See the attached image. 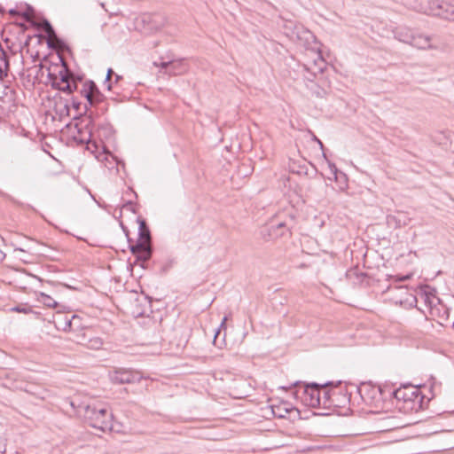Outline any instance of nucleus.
Instances as JSON below:
<instances>
[{"instance_id":"nucleus-31","label":"nucleus","mask_w":454,"mask_h":454,"mask_svg":"<svg viewBox=\"0 0 454 454\" xmlns=\"http://www.w3.org/2000/svg\"><path fill=\"white\" fill-rule=\"evenodd\" d=\"M278 229H283L286 228V224L284 223H279L277 224Z\"/></svg>"},{"instance_id":"nucleus-6","label":"nucleus","mask_w":454,"mask_h":454,"mask_svg":"<svg viewBox=\"0 0 454 454\" xmlns=\"http://www.w3.org/2000/svg\"><path fill=\"white\" fill-rule=\"evenodd\" d=\"M331 385V382L320 384L319 398L320 407L324 409H329L331 407L342 406L341 403L338 401V396L341 394V390L337 387L331 389L327 388V386Z\"/></svg>"},{"instance_id":"nucleus-3","label":"nucleus","mask_w":454,"mask_h":454,"mask_svg":"<svg viewBox=\"0 0 454 454\" xmlns=\"http://www.w3.org/2000/svg\"><path fill=\"white\" fill-rule=\"evenodd\" d=\"M60 66H56L57 73L49 70L48 77L53 89L67 94L78 90V85L74 73L67 67L64 60L59 58Z\"/></svg>"},{"instance_id":"nucleus-2","label":"nucleus","mask_w":454,"mask_h":454,"mask_svg":"<svg viewBox=\"0 0 454 454\" xmlns=\"http://www.w3.org/2000/svg\"><path fill=\"white\" fill-rule=\"evenodd\" d=\"M282 388L287 389V387H282ZM288 389L292 390V395L294 398L300 400L305 406L320 408V384L316 382L305 383L302 381H295Z\"/></svg>"},{"instance_id":"nucleus-20","label":"nucleus","mask_w":454,"mask_h":454,"mask_svg":"<svg viewBox=\"0 0 454 454\" xmlns=\"http://www.w3.org/2000/svg\"><path fill=\"white\" fill-rule=\"evenodd\" d=\"M325 67V63L322 57H318L317 60H314V67H309L305 66V69L311 73L313 76L316 75L317 73H322Z\"/></svg>"},{"instance_id":"nucleus-32","label":"nucleus","mask_w":454,"mask_h":454,"mask_svg":"<svg viewBox=\"0 0 454 454\" xmlns=\"http://www.w3.org/2000/svg\"><path fill=\"white\" fill-rule=\"evenodd\" d=\"M13 310L18 311V312L23 311V310L21 309V308H20V307H15V308L13 309Z\"/></svg>"},{"instance_id":"nucleus-19","label":"nucleus","mask_w":454,"mask_h":454,"mask_svg":"<svg viewBox=\"0 0 454 454\" xmlns=\"http://www.w3.org/2000/svg\"><path fill=\"white\" fill-rule=\"evenodd\" d=\"M9 67V60L6 52L0 46V79L7 76Z\"/></svg>"},{"instance_id":"nucleus-24","label":"nucleus","mask_w":454,"mask_h":454,"mask_svg":"<svg viewBox=\"0 0 454 454\" xmlns=\"http://www.w3.org/2000/svg\"><path fill=\"white\" fill-rule=\"evenodd\" d=\"M288 412L287 409H283L280 406H272L271 407V413L274 417L282 419L286 417V413Z\"/></svg>"},{"instance_id":"nucleus-14","label":"nucleus","mask_w":454,"mask_h":454,"mask_svg":"<svg viewBox=\"0 0 454 454\" xmlns=\"http://www.w3.org/2000/svg\"><path fill=\"white\" fill-rule=\"evenodd\" d=\"M415 31L407 27H399L394 30V36L398 41L410 44L411 43Z\"/></svg>"},{"instance_id":"nucleus-10","label":"nucleus","mask_w":454,"mask_h":454,"mask_svg":"<svg viewBox=\"0 0 454 454\" xmlns=\"http://www.w3.org/2000/svg\"><path fill=\"white\" fill-rule=\"evenodd\" d=\"M57 327L67 332H75L81 326V318L77 315L68 316L58 313L56 317Z\"/></svg>"},{"instance_id":"nucleus-16","label":"nucleus","mask_w":454,"mask_h":454,"mask_svg":"<svg viewBox=\"0 0 454 454\" xmlns=\"http://www.w3.org/2000/svg\"><path fill=\"white\" fill-rule=\"evenodd\" d=\"M425 395H417L415 398H411V400L408 401L403 404V409L411 411L418 412L424 409L425 407Z\"/></svg>"},{"instance_id":"nucleus-11","label":"nucleus","mask_w":454,"mask_h":454,"mask_svg":"<svg viewBox=\"0 0 454 454\" xmlns=\"http://www.w3.org/2000/svg\"><path fill=\"white\" fill-rule=\"evenodd\" d=\"M434 36L415 31L411 45L419 50H434L437 45L434 43Z\"/></svg>"},{"instance_id":"nucleus-21","label":"nucleus","mask_w":454,"mask_h":454,"mask_svg":"<svg viewBox=\"0 0 454 454\" xmlns=\"http://www.w3.org/2000/svg\"><path fill=\"white\" fill-rule=\"evenodd\" d=\"M73 337L71 338L73 341H74L75 343L79 344V345H83V346H86L87 344V341L89 340V338L87 337L86 333L82 331L81 332H73Z\"/></svg>"},{"instance_id":"nucleus-34","label":"nucleus","mask_w":454,"mask_h":454,"mask_svg":"<svg viewBox=\"0 0 454 454\" xmlns=\"http://www.w3.org/2000/svg\"><path fill=\"white\" fill-rule=\"evenodd\" d=\"M225 321H226V317H223V322H222V324H221V326H223V325H224Z\"/></svg>"},{"instance_id":"nucleus-7","label":"nucleus","mask_w":454,"mask_h":454,"mask_svg":"<svg viewBox=\"0 0 454 454\" xmlns=\"http://www.w3.org/2000/svg\"><path fill=\"white\" fill-rule=\"evenodd\" d=\"M130 251L136 256V263L139 262L142 268H145V262L152 257L153 248L149 242L137 240L136 244L130 245Z\"/></svg>"},{"instance_id":"nucleus-36","label":"nucleus","mask_w":454,"mask_h":454,"mask_svg":"<svg viewBox=\"0 0 454 454\" xmlns=\"http://www.w3.org/2000/svg\"><path fill=\"white\" fill-rule=\"evenodd\" d=\"M343 399L344 400H348L347 396L346 395H343Z\"/></svg>"},{"instance_id":"nucleus-30","label":"nucleus","mask_w":454,"mask_h":454,"mask_svg":"<svg viewBox=\"0 0 454 454\" xmlns=\"http://www.w3.org/2000/svg\"><path fill=\"white\" fill-rule=\"evenodd\" d=\"M313 140L316 141V144L319 145L321 150H324V144L315 135H313Z\"/></svg>"},{"instance_id":"nucleus-25","label":"nucleus","mask_w":454,"mask_h":454,"mask_svg":"<svg viewBox=\"0 0 454 454\" xmlns=\"http://www.w3.org/2000/svg\"><path fill=\"white\" fill-rule=\"evenodd\" d=\"M164 58H161L163 59ZM154 65L159 67L160 68V72H163L164 74L169 73V67H170V59L168 60H162L160 63L154 62Z\"/></svg>"},{"instance_id":"nucleus-17","label":"nucleus","mask_w":454,"mask_h":454,"mask_svg":"<svg viewBox=\"0 0 454 454\" xmlns=\"http://www.w3.org/2000/svg\"><path fill=\"white\" fill-rule=\"evenodd\" d=\"M74 139L81 144H86L89 150L91 149V146L95 149L98 148L96 142L91 141V131L90 130L81 131L79 129L78 136H75Z\"/></svg>"},{"instance_id":"nucleus-22","label":"nucleus","mask_w":454,"mask_h":454,"mask_svg":"<svg viewBox=\"0 0 454 454\" xmlns=\"http://www.w3.org/2000/svg\"><path fill=\"white\" fill-rule=\"evenodd\" d=\"M103 345V341L100 338H89L86 347L90 349H99Z\"/></svg>"},{"instance_id":"nucleus-29","label":"nucleus","mask_w":454,"mask_h":454,"mask_svg":"<svg viewBox=\"0 0 454 454\" xmlns=\"http://www.w3.org/2000/svg\"><path fill=\"white\" fill-rule=\"evenodd\" d=\"M329 168L331 169V172L336 176L338 169H337L335 164L329 162Z\"/></svg>"},{"instance_id":"nucleus-28","label":"nucleus","mask_w":454,"mask_h":454,"mask_svg":"<svg viewBox=\"0 0 454 454\" xmlns=\"http://www.w3.org/2000/svg\"><path fill=\"white\" fill-rule=\"evenodd\" d=\"M72 106L75 110L80 111L82 104L77 102L75 99H73Z\"/></svg>"},{"instance_id":"nucleus-27","label":"nucleus","mask_w":454,"mask_h":454,"mask_svg":"<svg viewBox=\"0 0 454 454\" xmlns=\"http://www.w3.org/2000/svg\"><path fill=\"white\" fill-rule=\"evenodd\" d=\"M114 74L113 69H112V68H109V69L107 70L106 77V80H105V83H106V84H107V89H108L109 90H112V86H113V84L110 82V80H111V77H112V74Z\"/></svg>"},{"instance_id":"nucleus-18","label":"nucleus","mask_w":454,"mask_h":454,"mask_svg":"<svg viewBox=\"0 0 454 454\" xmlns=\"http://www.w3.org/2000/svg\"><path fill=\"white\" fill-rule=\"evenodd\" d=\"M139 222V228H138V239L137 240H143L144 242H149L151 243V233L149 231V228L143 219H138Z\"/></svg>"},{"instance_id":"nucleus-5","label":"nucleus","mask_w":454,"mask_h":454,"mask_svg":"<svg viewBox=\"0 0 454 454\" xmlns=\"http://www.w3.org/2000/svg\"><path fill=\"white\" fill-rule=\"evenodd\" d=\"M357 392L363 401L371 406H377L383 400V390L381 387L371 382H362L357 387Z\"/></svg>"},{"instance_id":"nucleus-13","label":"nucleus","mask_w":454,"mask_h":454,"mask_svg":"<svg viewBox=\"0 0 454 454\" xmlns=\"http://www.w3.org/2000/svg\"><path fill=\"white\" fill-rule=\"evenodd\" d=\"M419 388L412 386H404L393 391L394 397L398 401H403V404L417 395H421Z\"/></svg>"},{"instance_id":"nucleus-8","label":"nucleus","mask_w":454,"mask_h":454,"mask_svg":"<svg viewBox=\"0 0 454 454\" xmlns=\"http://www.w3.org/2000/svg\"><path fill=\"white\" fill-rule=\"evenodd\" d=\"M80 93L84 97L90 106H95L104 100V95L100 92L93 81H87L83 83Z\"/></svg>"},{"instance_id":"nucleus-15","label":"nucleus","mask_w":454,"mask_h":454,"mask_svg":"<svg viewBox=\"0 0 454 454\" xmlns=\"http://www.w3.org/2000/svg\"><path fill=\"white\" fill-rule=\"evenodd\" d=\"M188 71V65L184 59H170L169 75H180Z\"/></svg>"},{"instance_id":"nucleus-4","label":"nucleus","mask_w":454,"mask_h":454,"mask_svg":"<svg viewBox=\"0 0 454 454\" xmlns=\"http://www.w3.org/2000/svg\"><path fill=\"white\" fill-rule=\"evenodd\" d=\"M415 10L421 12L439 16L444 20L454 21V0L444 2L439 0H414Z\"/></svg>"},{"instance_id":"nucleus-9","label":"nucleus","mask_w":454,"mask_h":454,"mask_svg":"<svg viewBox=\"0 0 454 454\" xmlns=\"http://www.w3.org/2000/svg\"><path fill=\"white\" fill-rule=\"evenodd\" d=\"M110 378L114 383L130 384L139 382L142 376L138 372L128 369H118L110 375Z\"/></svg>"},{"instance_id":"nucleus-35","label":"nucleus","mask_w":454,"mask_h":454,"mask_svg":"<svg viewBox=\"0 0 454 454\" xmlns=\"http://www.w3.org/2000/svg\"><path fill=\"white\" fill-rule=\"evenodd\" d=\"M219 333H220V330L218 329V330H217V332H216V334H215V339H216V336H217V334H218ZM214 341H215V340H214Z\"/></svg>"},{"instance_id":"nucleus-23","label":"nucleus","mask_w":454,"mask_h":454,"mask_svg":"<svg viewBox=\"0 0 454 454\" xmlns=\"http://www.w3.org/2000/svg\"><path fill=\"white\" fill-rule=\"evenodd\" d=\"M41 301L47 307L50 308H55L58 303L57 301L52 299L50 295H47L45 294H41Z\"/></svg>"},{"instance_id":"nucleus-33","label":"nucleus","mask_w":454,"mask_h":454,"mask_svg":"<svg viewBox=\"0 0 454 454\" xmlns=\"http://www.w3.org/2000/svg\"><path fill=\"white\" fill-rule=\"evenodd\" d=\"M121 77L118 74L115 75V82H117Z\"/></svg>"},{"instance_id":"nucleus-37","label":"nucleus","mask_w":454,"mask_h":454,"mask_svg":"<svg viewBox=\"0 0 454 454\" xmlns=\"http://www.w3.org/2000/svg\"><path fill=\"white\" fill-rule=\"evenodd\" d=\"M0 454H3V453H0Z\"/></svg>"},{"instance_id":"nucleus-26","label":"nucleus","mask_w":454,"mask_h":454,"mask_svg":"<svg viewBox=\"0 0 454 454\" xmlns=\"http://www.w3.org/2000/svg\"><path fill=\"white\" fill-rule=\"evenodd\" d=\"M43 29L49 36L54 34V29L47 20L43 21Z\"/></svg>"},{"instance_id":"nucleus-1","label":"nucleus","mask_w":454,"mask_h":454,"mask_svg":"<svg viewBox=\"0 0 454 454\" xmlns=\"http://www.w3.org/2000/svg\"><path fill=\"white\" fill-rule=\"evenodd\" d=\"M84 420L102 432L113 430V413L105 404L92 403L84 407Z\"/></svg>"},{"instance_id":"nucleus-12","label":"nucleus","mask_w":454,"mask_h":454,"mask_svg":"<svg viewBox=\"0 0 454 454\" xmlns=\"http://www.w3.org/2000/svg\"><path fill=\"white\" fill-rule=\"evenodd\" d=\"M417 300L422 301L431 311L440 304V299L435 295V290L429 286L423 287L418 293Z\"/></svg>"}]
</instances>
